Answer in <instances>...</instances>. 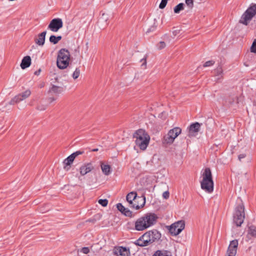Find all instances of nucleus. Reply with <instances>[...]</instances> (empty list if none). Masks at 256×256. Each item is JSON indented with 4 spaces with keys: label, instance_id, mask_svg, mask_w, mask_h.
<instances>
[{
    "label": "nucleus",
    "instance_id": "nucleus-1",
    "mask_svg": "<svg viewBox=\"0 0 256 256\" xmlns=\"http://www.w3.org/2000/svg\"><path fill=\"white\" fill-rule=\"evenodd\" d=\"M158 217L154 213L148 212L138 218L135 222L134 229L142 231L156 224Z\"/></svg>",
    "mask_w": 256,
    "mask_h": 256
},
{
    "label": "nucleus",
    "instance_id": "nucleus-2",
    "mask_svg": "<svg viewBox=\"0 0 256 256\" xmlns=\"http://www.w3.org/2000/svg\"><path fill=\"white\" fill-rule=\"evenodd\" d=\"M201 178L202 180L200 183L202 189L209 194L213 192L214 182L212 180V173L209 168H206L202 170Z\"/></svg>",
    "mask_w": 256,
    "mask_h": 256
},
{
    "label": "nucleus",
    "instance_id": "nucleus-3",
    "mask_svg": "<svg viewBox=\"0 0 256 256\" xmlns=\"http://www.w3.org/2000/svg\"><path fill=\"white\" fill-rule=\"evenodd\" d=\"M134 138H136L135 143L136 146L142 150H146L150 142V137L144 130H138L134 134Z\"/></svg>",
    "mask_w": 256,
    "mask_h": 256
},
{
    "label": "nucleus",
    "instance_id": "nucleus-4",
    "mask_svg": "<svg viewBox=\"0 0 256 256\" xmlns=\"http://www.w3.org/2000/svg\"><path fill=\"white\" fill-rule=\"evenodd\" d=\"M70 61V53L66 48L60 49L58 54L56 64L58 67L61 70L66 68Z\"/></svg>",
    "mask_w": 256,
    "mask_h": 256
},
{
    "label": "nucleus",
    "instance_id": "nucleus-5",
    "mask_svg": "<svg viewBox=\"0 0 256 256\" xmlns=\"http://www.w3.org/2000/svg\"><path fill=\"white\" fill-rule=\"evenodd\" d=\"M244 210V205L242 202L238 204L235 208L233 221L237 226H240L244 222L245 218Z\"/></svg>",
    "mask_w": 256,
    "mask_h": 256
},
{
    "label": "nucleus",
    "instance_id": "nucleus-6",
    "mask_svg": "<svg viewBox=\"0 0 256 256\" xmlns=\"http://www.w3.org/2000/svg\"><path fill=\"white\" fill-rule=\"evenodd\" d=\"M256 14V4H254L249 7L242 14L239 22L246 26Z\"/></svg>",
    "mask_w": 256,
    "mask_h": 256
},
{
    "label": "nucleus",
    "instance_id": "nucleus-7",
    "mask_svg": "<svg viewBox=\"0 0 256 256\" xmlns=\"http://www.w3.org/2000/svg\"><path fill=\"white\" fill-rule=\"evenodd\" d=\"M182 132V129L179 127H175L170 130L167 134L164 136L163 144H170L173 143L174 140Z\"/></svg>",
    "mask_w": 256,
    "mask_h": 256
},
{
    "label": "nucleus",
    "instance_id": "nucleus-8",
    "mask_svg": "<svg viewBox=\"0 0 256 256\" xmlns=\"http://www.w3.org/2000/svg\"><path fill=\"white\" fill-rule=\"evenodd\" d=\"M185 223L183 220H180L168 226V229L170 233L174 236H176L180 234L184 228Z\"/></svg>",
    "mask_w": 256,
    "mask_h": 256
},
{
    "label": "nucleus",
    "instance_id": "nucleus-9",
    "mask_svg": "<svg viewBox=\"0 0 256 256\" xmlns=\"http://www.w3.org/2000/svg\"><path fill=\"white\" fill-rule=\"evenodd\" d=\"M31 94V91L30 90H26L24 92L16 96L10 102V104H14L26 100L28 98Z\"/></svg>",
    "mask_w": 256,
    "mask_h": 256
},
{
    "label": "nucleus",
    "instance_id": "nucleus-10",
    "mask_svg": "<svg viewBox=\"0 0 256 256\" xmlns=\"http://www.w3.org/2000/svg\"><path fill=\"white\" fill-rule=\"evenodd\" d=\"M63 26L62 20L60 18L52 20L48 26V29L52 32H57Z\"/></svg>",
    "mask_w": 256,
    "mask_h": 256
},
{
    "label": "nucleus",
    "instance_id": "nucleus-11",
    "mask_svg": "<svg viewBox=\"0 0 256 256\" xmlns=\"http://www.w3.org/2000/svg\"><path fill=\"white\" fill-rule=\"evenodd\" d=\"M238 244V242L237 240L230 241L224 256H236Z\"/></svg>",
    "mask_w": 256,
    "mask_h": 256
},
{
    "label": "nucleus",
    "instance_id": "nucleus-12",
    "mask_svg": "<svg viewBox=\"0 0 256 256\" xmlns=\"http://www.w3.org/2000/svg\"><path fill=\"white\" fill-rule=\"evenodd\" d=\"M134 243L135 244L140 246H144L150 244V238L148 237V232H146V233H144Z\"/></svg>",
    "mask_w": 256,
    "mask_h": 256
},
{
    "label": "nucleus",
    "instance_id": "nucleus-13",
    "mask_svg": "<svg viewBox=\"0 0 256 256\" xmlns=\"http://www.w3.org/2000/svg\"><path fill=\"white\" fill-rule=\"evenodd\" d=\"M135 200L131 207L136 210H139L144 206L146 204V197L144 195L141 196H138Z\"/></svg>",
    "mask_w": 256,
    "mask_h": 256
},
{
    "label": "nucleus",
    "instance_id": "nucleus-14",
    "mask_svg": "<svg viewBox=\"0 0 256 256\" xmlns=\"http://www.w3.org/2000/svg\"><path fill=\"white\" fill-rule=\"evenodd\" d=\"M200 124L198 122L191 124L188 128L189 137L196 136L200 130Z\"/></svg>",
    "mask_w": 256,
    "mask_h": 256
},
{
    "label": "nucleus",
    "instance_id": "nucleus-15",
    "mask_svg": "<svg viewBox=\"0 0 256 256\" xmlns=\"http://www.w3.org/2000/svg\"><path fill=\"white\" fill-rule=\"evenodd\" d=\"M151 244L158 240L161 238V234L157 230H154L147 232Z\"/></svg>",
    "mask_w": 256,
    "mask_h": 256
},
{
    "label": "nucleus",
    "instance_id": "nucleus-16",
    "mask_svg": "<svg viewBox=\"0 0 256 256\" xmlns=\"http://www.w3.org/2000/svg\"><path fill=\"white\" fill-rule=\"evenodd\" d=\"M94 168L90 163H87L82 166L80 168V172L82 176H84L88 173L90 172Z\"/></svg>",
    "mask_w": 256,
    "mask_h": 256
},
{
    "label": "nucleus",
    "instance_id": "nucleus-17",
    "mask_svg": "<svg viewBox=\"0 0 256 256\" xmlns=\"http://www.w3.org/2000/svg\"><path fill=\"white\" fill-rule=\"evenodd\" d=\"M46 34V31L39 34L34 38L35 43L39 46H43L45 42Z\"/></svg>",
    "mask_w": 256,
    "mask_h": 256
},
{
    "label": "nucleus",
    "instance_id": "nucleus-18",
    "mask_svg": "<svg viewBox=\"0 0 256 256\" xmlns=\"http://www.w3.org/2000/svg\"><path fill=\"white\" fill-rule=\"evenodd\" d=\"M114 253L116 255L121 256H129L130 254V250L126 247L119 246L115 249Z\"/></svg>",
    "mask_w": 256,
    "mask_h": 256
},
{
    "label": "nucleus",
    "instance_id": "nucleus-19",
    "mask_svg": "<svg viewBox=\"0 0 256 256\" xmlns=\"http://www.w3.org/2000/svg\"><path fill=\"white\" fill-rule=\"evenodd\" d=\"M64 90L63 86H57L52 84L48 90V92L56 95H59L62 94Z\"/></svg>",
    "mask_w": 256,
    "mask_h": 256
},
{
    "label": "nucleus",
    "instance_id": "nucleus-20",
    "mask_svg": "<svg viewBox=\"0 0 256 256\" xmlns=\"http://www.w3.org/2000/svg\"><path fill=\"white\" fill-rule=\"evenodd\" d=\"M116 208L119 211L126 216H132V212L128 208L124 207L121 203L118 204Z\"/></svg>",
    "mask_w": 256,
    "mask_h": 256
},
{
    "label": "nucleus",
    "instance_id": "nucleus-21",
    "mask_svg": "<svg viewBox=\"0 0 256 256\" xmlns=\"http://www.w3.org/2000/svg\"><path fill=\"white\" fill-rule=\"evenodd\" d=\"M31 64V58L30 56H24L20 64V67L22 69H25L30 66Z\"/></svg>",
    "mask_w": 256,
    "mask_h": 256
},
{
    "label": "nucleus",
    "instance_id": "nucleus-22",
    "mask_svg": "<svg viewBox=\"0 0 256 256\" xmlns=\"http://www.w3.org/2000/svg\"><path fill=\"white\" fill-rule=\"evenodd\" d=\"M138 196L136 192H132L128 193L126 196V200L128 202L130 206H132V204L134 203V201H135L136 198Z\"/></svg>",
    "mask_w": 256,
    "mask_h": 256
},
{
    "label": "nucleus",
    "instance_id": "nucleus-23",
    "mask_svg": "<svg viewBox=\"0 0 256 256\" xmlns=\"http://www.w3.org/2000/svg\"><path fill=\"white\" fill-rule=\"evenodd\" d=\"M100 166L103 174L106 176H108L112 172V168L110 165L102 163Z\"/></svg>",
    "mask_w": 256,
    "mask_h": 256
},
{
    "label": "nucleus",
    "instance_id": "nucleus-24",
    "mask_svg": "<svg viewBox=\"0 0 256 256\" xmlns=\"http://www.w3.org/2000/svg\"><path fill=\"white\" fill-rule=\"evenodd\" d=\"M152 256H172V253L168 250H158L154 252Z\"/></svg>",
    "mask_w": 256,
    "mask_h": 256
},
{
    "label": "nucleus",
    "instance_id": "nucleus-25",
    "mask_svg": "<svg viewBox=\"0 0 256 256\" xmlns=\"http://www.w3.org/2000/svg\"><path fill=\"white\" fill-rule=\"evenodd\" d=\"M223 74L222 68L221 66H218L214 70V75L215 76H217L218 79L222 78Z\"/></svg>",
    "mask_w": 256,
    "mask_h": 256
},
{
    "label": "nucleus",
    "instance_id": "nucleus-26",
    "mask_svg": "<svg viewBox=\"0 0 256 256\" xmlns=\"http://www.w3.org/2000/svg\"><path fill=\"white\" fill-rule=\"evenodd\" d=\"M248 234L250 236L256 238V226L253 225L249 226L248 230Z\"/></svg>",
    "mask_w": 256,
    "mask_h": 256
},
{
    "label": "nucleus",
    "instance_id": "nucleus-27",
    "mask_svg": "<svg viewBox=\"0 0 256 256\" xmlns=\"http://www.w3.org/2000/svg\"><path fill=\"white\" fill-rule=\"evenodd\" d=\"M62 38V36H55L54 35H52L50 38V42L54 44H56L58 42L61 40Z\"/></svg>",
    "mask_w": 256,
    "mask_h": 256
},
{
    "label": "nucleus",
    "instance_id": "nucleus-28",
    "mask_svg": "<svg viewBox=\"0 0 256 256\" xmlns=\"http://www.w3.org/2000/svg\"><path fill=\"white\" fill-rule=\"evenodd\" d=\"M74 160V157L72 154L69 156L64 161V164L66 166H70Z\"/></svg>",
    "mask_w": 256,
    "mask_h": 256
},
{
    "label": "nucleus",
    "instance_id": "nucleus-29",
    "mask_svg": "<svg viewBox=\"0 0 256 256\" xmlns=\"http://www.w3.org/2000/svg\"><path fill=\"white\" fill-rule=\"evenodd\" d=\"M184 4L183 3H180L174 8V12L176 14H178L180 10L184 9Z\"/></svg>",
    "mask_w": 256,
    "mask_h": 256
},
{
    "label": "nucleus",
    "instance_id": "nucleus-30",
    "mask_svg": "<svg viewBox=\"0 0 256 256\" xmlns=\"http://www.w3.org/2000/svg\"><path fill=\"white\" fill-rule=\"evenodd\" d=\"M80 70L79 68H76V69L74 71V72H73L72 74V78L74 79H76L77 78H78V77L79 76H80Z\"/></svg>",
    "mask_w": 256,
    "mask_h": 256
},
{
    "label": "nucleus",
    "instance_id": "nucleus-31",
    "mask_svg": "<svg viewBox=\"0 0 256 256\" xmlns=\"http://www.w3.org/2000/svg\"><path fill=\"white\" fill-rule=\"evenodd\" d=\"M250 50L252 52L256 54V39L253 41Z\"/></svg>",
    "mask_w": 256,
    "mask_h": 256
},
{
    "label": "nucleus",
    "instance_id": "nucleus-32",
    "mask_svg": "<svg viewBox=\"0 0 256 256\" xmlns=\"http://www.w3.org/2000/svg\"><path fill=\"white\" fill-rule=\"evenodd\" d=\"M186 4L188 8L192 9L194 7V0H186Z\"/></svg>",
    "mask_w": 256,
    "mask_h": 256
},
{
    "label": "nucleus",
    "instance_id": "nucleus-33",
    "mask_svg": "<svg viewBox=\"0 0 256 256\" xmlns=\"http://www.w3.org/2000/svg\"><path fill=\"white\" fill-rule=\"evenodd\" d=\"M98 202L103 206H106L108 204V200L106 199H100Z\"/></svg>",
    "mask_w": 256,
    "mask_h": 256
},
{
    "label": "nucleus",
    "instance_id": "nucleus-34",
    "mask_svg": "<svg viewBox=\"0 0 256 256\" xmlns=\"http://www.w3.org/2000/svg\"><path fill=\"white\" fill-rule=\"evenodd\" d=\"M47 108V105L40 104L37 106V109L40 110H44Z\"/></svg>",
    "mask_w": 256,
    "mask_h": 256
},
{
    "label": "nucleus",
    "instance_id": "nucleus-35",
    "mask_svg": "<svg viewBox=\"0 0 256 256\" xmlns=\"http://www.w3.org/2000/svg\"><path fill=\"white\" fill-rule=\"evenodd\" d=\"M214 62L213 60H208L203 65L204 67L210 66L214 65Z\"/></svg>",
    "mask_w": 256,
    "mask_h": 256
},
{
    "label": "nucleus",
    "instance_id": "nucleus-36",
    "mask_svg": "<svg viewBox=\"0 0 256 256\" xmlns=\"http://www.w3.org/2000/svg\"><path fill=\"white\" fill-rule=\"evenodd\" d=\"M84 153V151L83 150H78L74 153H72V154L74 156V158L78 156V155L82 154Z\"/></svg>",
    "mask_w": 256,
    "mask_h": 256
},
{
    "label": "nucleus",
    "instance_id": "nucleus-37",
    "mask_svg": "<svg viewBox=\"0 0 256 256\" xmlns=\"http://www.w3.org/2000/svg\"><path fill=\"white\" fill-rule=\"evenodd\" d=\"M166 46V44L164 42H160L158 45V48L160 50L164 48Z\"/></svg>",
    "mask_w": 256,
    "mask_h": 256
},
{
    "label": "nucleus",
    "instance_id": "nucleus-38",
    "mask_svg": "<svg viewBox=\"0 0 256 256\" xmlns=\"http://www.w3.org/2000/svg\"><path fill=\"white\" fill-rule=\"evenodd\" d=\"M146 56L143 58H142L140 62H142V66H146Z\"/></svg>",
    "mask_w": 256,
    "mask_h": 256
},
{
    "label": "nucleus",
    "instance_id": "nucleus-39",
    "mask_svg": "<svg viewBox=\"0 0 256 256\" xmlns=\"http://www.w3.org/2000/svg\"><path fill=\"white\" fill-rule=\"evenodd\" d=\"M169 192L168 191L164 192L162 194V196L165 199H168L169 198Z\"/></svg>",
    "mask_w": 256,
    "mask_h": 256
},
{
    "label": "nucleus",
    "instance_id": "nucleus-40",
    "mask_svg": "<svg viewBox=\"0 0 256 256\" xmlns=\"http://www.w3.org/2000/svg\"><path fill=\"white\" fill-rule=\"evenodd\" d=\"M82 252L85 254H87L89 252L90 250L88 248L84 247L82 249Z\"/></svg>",
    "mask_w": 256,
    "mask_h": 256
},
{
    "label": "nucleus",
    "instance_id": "nucleus-41",
    "mask_svg": "<svg viewBox=\"0 0 256 256\" xmlns=\"http://www.w3.org/2000/svg\"><path fill=\"white\" fill-rule=\"evenodd\" d=\"M246 156V154H242L238 155V158L240 160H241L242 159L244 158Z\"/></svg>",
    "mask_w": 256,
    "mask_h": 256
},
{
    "label": "nucleus",
    "instance_id": "nucleus-42",
    "mask_svg": "<svg viewBox=\"0 0 256 256\" xmlns=\"http://www.w3.org/2000/svg\"><path fill=\"white\" fill-rule=\"evenodd\" d=\"M104 16H105L104 14H102V18H102V20H106H106H107V18H106H106H105V17H104Z\"/></svg>",
    "mask_w": 256,
    "mask_h": 256
},
{
    "label": "nucleus",
    "instance_id": "nucleus-43",
    "mask_svg": "<svg viewBox=\"0 0 256 256\" xmlns=\"http://www.w3.org/2000/svg\"><path fill=\"white\" fill-rule=\"evenodd\" d=\"M50 102H52L55 100L56 98H50Z\"/></svg>",
    "mask_w": 256,
    "mask_h": 256
},
{
    "label": "nucleus",
    "instance_id": "nucleus-44",
    "mask_svg": "<svg viewBox=\"0 0 256 256\" xmlns=\"http://www.w3.org/2000/svg\"><path fill=\"white\" fill-rule=\"evenodd\" d=\"M98 148H94L92 150V152H98Z\"/></svg>",
    "mask_w": 256,
    "mask_h": 256
},
{
    "label": "nucleus",
    "instance_id": "nucleus-45",
    "mask_svg": "<svg viewBox=\"0 0 256 256\" xmlns=\"http://www.w3.org/2000/svg\"><path fill=\"white\" fill-rule=\"evenodd\" d=\"M40 212H44V210H40Z\"/></svg>",
    "mask_w": 256,
    "mask_h": 256
}]
</instances>
